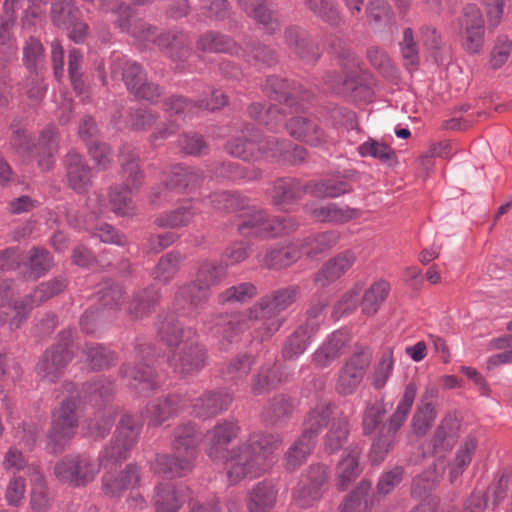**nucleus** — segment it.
Masks as SVG:
<instances>
[{
	"label": "nucleus",
	"mask_w": 512,
	"mask_h": 512,
	"mask_svg": "<svg viewBox=\"0 0 512 512\" xmlns=\"http://www.w3.org/2000/svg\"><path fill=\"white\" fill-rule=\"evenodd\" d=\"M210 200L214 208L217 210H243V213L240 215L241 223L239 226L244 222L247 214L252 213L253 209H258L256 206L250 205L247 198L242 197L240 194L235 192L214 193L210 196Z\"/></svg>",
	"instance_id": "nucleus-32"
},
{
	"label": "nucleus",
	"mask_w": 512,
	"mask_h": 512,
	"mask_svg": "<svg viewBox=\"0 0 512 512\" xmlns=\"http://www.w3.org/2000/svg\"><path fill=\"white\" fill-rule=\"evenodd\" d=\"M462 48L469 54L481 52L485 41V20L476 4L466 5L458 19Z\"/></svg>",
	"instance_id": "nucleus-12"
},
{
	"label": "nucleus",
	"mask_w": 512,
	"mask_h": 512,
	"mask_svg": "<svg viewBox=\"0 0 512 512\" xmlns=\"http://www.w3.org/2000/svg\"><path fill=\"white\" fill-rule=\"evenodd\" d=\"M173 176L176 177L175 180L173 179L169 183H163L153 190L151 194L152 203L159 204L171 200V193L195 185L198 179L202 177V174L183 166H177L174 168Z\"/></svg>",
	"instance_id": "nucleus-20"
},
{
	"label": "nucleus",
	"mask_w": 512,
	"mask_h": 512,
	"mask_svg": "<svg viewBox=\"0 0 512 512\" xmlns=\"http://www.w3.org/2000/svg\"><path fill=\"white\" fill-rule=\"evenodd\" d=\"M26 492V483L24 478L14 475L6 488L5 500L8 505L18 507L22 504Z\"/></svg>",
	"instance_id": "nucleus-64"
},
{
	"label": "nucleus",
	"mask_w": 512,
	"mask_h": 512,
	"mask_svg": "<svg viewBox=\"0 0 512 512\" xmlns=\"http://www.w3.org/2000/svg\"><path fill=\"white\" fill-rule=\"evenodd\" d=\"M348 419L345 416L334 417L326 436V447L331 452L337 451L348 435Z\"/></svg>",
	"instance_id": "nucleus-49"
},
{
	"label": "nucleus",
	"mask_w": 512,
	"mask_h": 512,
	"mask_svg": "<svg viewBox=\"0 0 512 512\" xmlns=\"http://www.w3.org/2000/svg\"><path fill=\"white\" fill-rule=\"evenodd\" d=\"M232 401L229 394L208 392L200 397L193 406V413L198 417H212L227 409Z\"/></svg>",
	"instance_id": "nucleus-31"
},
{
	"label": "nucleus",
	"mask_w": 512,
	"mask_h": 512,
	"mask_svg": "<svg viewBox=\"0 0 512 512\" xmlns=\"http://www.w3.org/2000/svg\"><path fill=\"white\" fill-rule=\"evenodd\" d=\"M77 458L78 455H70L56 463L54 475L60 482L75 486Z\"/></svg>",
	"instance_id": "nucleus-58"
},
{
	"label": "nucleus",
	"mask_w": 512,
	"mask_h": 512,
	"mask_svg": "<svg viewBox=\"0 0 512 512\" xmlns=\"http://www.w3.org/2000/svg\"><path fill=\"white\" fill-rule=\"evenodd\" d=\"M394 368V357L392 348H386L374 371L372 384L376 389L383 388L390 378Z\"/></svg>",
	"instance_id": "nucleus-51"
},
{
	"label": "nucleus",
	"mask_w": 512,
	"mask_h": 512,
	"mask_svg": "<svg viewBox=\"0 0 512 512\" xmlns=\"http://www.w3.org/2000/svg\"><path fill=\"white\" fill-rule=\"evenodd\" d=\"M400 47L405 65L409 69H415L419 63V56L418 47L414 41L413 31L411 28L404 29Z\"/></svg>",
	"instance_id": "nucleus-55"
},
{
	"label": "nucleus",
	"mask_w": 512,
	"mask_h": 512,
	"mask_svg": "<svg viewBox=\"0 0 512 512\" xmlns=\"http://www.w3.org/2000/svg\"><path fill=\"white\" fill-rule=\"evenodd\" d=\"M161 340L177 350L169 357V364L176 373L187 376L200 371L205 365V349L195 342L196 332L184 330L178 322L166 320L159 327Z\"/></svg>",
	"instance_id": "nucleus-4"
},
{
	"label": "nucleus",
	"mask_w": 512,
	"mask_h": 512,
	"mask_svg": "<svg viewBox=\"0 0 512 512\" xmlns=\"http://www.w3.org/2000/svg\"><path fill=\"white\" fill-rule=\"evenodd\" d=\"M198 213L200 209L196 203L188 201L174 210L162 213L155 222L159 227L181 228L192 223Z\"/></svg>",
	"instance_id": "nucleus-28"
},
{
	"label": "nucleus",
	"mask_w": 512,
	"mask_h": 512,
	"mask_svg": "<svg viewBox=\"0 0 512 512\" xmlns=\"http://www.w3.org/2000/svg\"><path fill=\"white\" fill-rule=\"evenodd\" d=\"M139 481V472L136 466L128 465L126 470L117 477L106 473L103 477L104 488L107 493L116 495L121 491L134 487Z\"/></svg>",
	"instance_id": "nucleus-39"
},
{
	"label": "nucleus",
	"mask_w": 512,
	"mask_h": 512,
	"mask_svg": "<svg viewBox=\"0 0 512 512\" xmlns=\"http://www.w3.org/2000/svg\"><path fill=\"white\" fill-rule=\"evenodd\" d=\"M314 440L310 435L304 439V434L301 435L294 445L288 450L285 456V466L288 470H295L300 466L311 453L315 446Z\"/></svg>",
	"instance_id": "nucleus-44"
},
{
	"label": "nucleus",
	"mask_w": 512,
	"mask_h": 512,
	"mask_svg": "<svg viewBox=\"0 0 512 512\" xmlns=\"http://www.w3.org/2000/svg\"><path fill=\"white\" fill-rule=\"evenodd\" d=\"M306 192H309L307 185L304 186L296 179H281L274 185L272 198L276 205L283 210H289L290 206L299 200Z\"/></svg>",
	"instance_id": "nucleus-24"
},
{
	"label": "nucleus",
	"mask_w": 512,
	"mask_h": 512,
	"mask_svg": "<svg viewBox=\"0 0 512 512\" xmlns=\"http://www.w3.org/2000/svg\"><path fill=\"white\" fill-rule=\"evenodd\" d=\"M238 430L234 422L224 421L215 425L206 434L207 455L213 460L225 458L224 467L228 480L232 484L266 473L274 464V452L281 444L277 436L253 434L248 442L224 455V447L237 436Z\"/></svg>",
	"instance_id": "nucleus-1"
},
{
	"label": "nucleus",
	"mask_w": 512,
	"mask_h": 512,
	"mask_svg": "<svg viewBox=\"0 0 512 512\" xmlns=\"http://www.w3.org/2000/svg\"><path fill=\"white\" fill-rule=\"evenodd\" d=\"M123 176L130 188L115 186L109 193L111 210L119 215H128L133 211L134 205L131 199V189L138 188L143 182V172L139 166V157L134 148L123 146L119 155Z\"/></svg>",
	"instance_id": "nucleus-8"
},
{
	"label": "nucleus",
	"mask_w": 512,
	"mask_h": 512,
	"mask_svg": "<svg viewBox=\"0 0 512 512\" xmlns=\"http://www.w3.org/2000/svg\"><path fill=\"white\" fill-rule=\"evenodd\" d=\"M249 114L252 118L265 125L275 126L282 122L284 117L277 106L271 105L267 109L262 104L256 103L249 107Z\"/></svg>",
	"instance_id": "nucleus-56"
},
{
	"label": "nucleus",
	"mask_w": 512,
	"mask_h": 512,
	"mask_svg": "<svg viewBox=\"0 0 512 512\" xmlns=\"http://www.w3.org/2000/svg\"><path fill=\"white\" fill-rule=\"evenodd\" d=\"M72 336V331L62 333L61 341L55 348L46 351L44 357L37 365V372L41 379L47 382H54L61 376L66 364L71 356L68 351V340Z\"/></svg>",
	"instance_id": "nucleus-17"
},
{
	"label": "nucleus",
	"mask_w": 512,
	"mask_h": 512,
	"mask_svg": "<svg viewBox=\"0 0 512 512\" xmlns=\"http://www.w3.org/2000/svg\"><path fill=\"white\" fill-rule=\"evenodd\" d=\"M347 336L344 332H334L331 337L314 353L313 361L319 367L330 365L340 355Z\"/></svg>",
	"instance_id": "nucleus-34"
},
{
	"label": "nucleus",
	"mask_w": 512,
	"mask_h": 512,
	"mask_svg": "<svg viewBox=\"0 0 512 512\" xmlns=\"http://www.w3.org/2000/svg\"><path fill=\"white\" fill-rule=\"evenodd\" d=\"M43 46L39 40L30 38L23 51V61L27 69L39 73L44 65Z\"/></svg>",
	"instance_id": "nucleus-50"
},
{
	"label": "nucleus",
	"mask_w": 512,
	"mask_h": 512,
	"mask_svg": "<svg viewBox=\"0 0 512 512\" xmlns=\"http://www.w3.org/2000/svg\"><path fill=\"white\" fill-rule=\"evenodd\" d=\"M512 51V40L506 36H500L495 41L493 49L491 51L490 63L494 69L503 66Z\"/></svg>",
	"instance_id": "nucleus-62"
},
{
	"label": "nucleus",
	"mask_w": 512,
	"mask_h": 512,
	"mask_svg": "<svg viewBox=\"0 0 512 512\" xmlns=\"http://www.w3.org/2000/svg\"><path fill=\"white\" fill-rule=\"evenodd\" d=\"M277 490L274 485L259 482L252 487L247 497L249 512H269L275 505Z\"/></svg>",
	"instance_id": "nucleus-26"
},
{
	"label": "nucleus",
	"mask_w": 512,
	"mask_h": 512,
	"mask_svg": "<svg viewBox=\"0 0 512 512\" xmlns=\"http://www.w3.org/2000/svg\"><path fill=\"white\" fill-rule=\"evenodd\" d=\"M309 192L317 197H339L351 191V186L346 181L327 179L307 185Z\"/></svg>",
	"instance_id": "nucleus-45"
},
{
	"label": "nucleus",
	"mask_w": 512,
	"mask_h": 512,
	"mask_svg": "<svg viewBox=\"0 0 512 512\" xmlns=\"http://www.w3.org/2000/svg\"><path fill=\"white\" fill-rule=\"evenodd\" d=\"M417 390L418 386L413 381L406 385L403 396L399 401L395 412L390 417L387 424L381 428L378 437L372 444L370 451V458L372 462H382L387 453L392 449L396 441L397 432L406 421L413 406Z\"/></svg>",
	"instance_id": "nucleus-7"
},
{
	"label": "nucleus",
	"mask_w": 512,
	"mask_h": 512,
	"mask_svg": "<svg viewBox=\"0 0 512 512\" xmlns=\"http://www.w3.org/2000/svg\"><path fill=\"white\" fill-rule=\"evenodd\" d=\"M476 447L477 441L474 437L469 436L464 440L458 449L455 460L451 466L450 477L452 482L459 477L470 464Z\"/></svg>",
	"instance_id": "nucleus-47"
},
{
	"label": "nucleus",
	"mask_w": 512,
	"mask_h": 512,
	"mask_svg": "<svg viewBox=\"0 0 512 512\" xmlns=\"http://www.w3.org/2000/svg\"><path fill=\"white\" fill-rule=\"evenodd\" d=\"M257 295V288L252 283H241L226 289L220 296L219 300L225 302H246Z\"/></svg>",
	"instance_id": "nucleus-53"
},
{
	"label": "nucleus",
	"mask_w": 512,
	"mask_h": 512,
	"mask_svg": "<svg viewBox=\"0 0 512 512\" xmlns=\"http://www.w3.org/2000/svg\"><path fill=\"white\" fill-rule=\"evenodd\" d=\"M357 150L362 157H373L388 164L396 161V154L389 145L372 138L359 145Z\"/></svg>",
	"instance_id": "nucleus-43"
},
{
	"label": "nucleus",
	"mask_w": 512,
	"mask_h": 512,
	"mask_svg": "<svg viewBox=\"0 0 512 512\" xmlns=\"http://www.w3.org/2000/svg\"><path fill=\"white\" fill-rule=\"evenodd\" d=\"M66 170L69 185L76 191H84L91 183V171L76 152L66 156Z\"/></svg>",
	"instance_id": "nucleus-29"
},
{
	"label": "nucleus",
	"mask_w": 512,
	"mask_h": 512,
	"mask_svg": "<svg viewBox=\"0 0 512 512\" xmlns=\"http://www.w3.org/2000/svg\"><path fill=\"white\" fill-rule=\"evenodd\" d=\"M77 15L78 10L74 8L71 0H59L52 7V19L59 26L72 24Z\"/></svg>",
	"instance_id": "nucleus-61"
},
{
	"label": "nucleus",
	"mask_w": 512,
	"mask_h": 512,
	"mask_svg": "<svg viewBox=\"0 0 512 512\" xmlns=\"http://www.w3.org/2000/svg\"><path fill=\"white\" fill-rule=\"evenodd\" d=\"M309 9L326 22L334 23L338 19V11L333 0H305Z\"/></svg>",
	"instance_id": "nucleus-63"
},
{
	"label": "nucleus",
	"mask_w": 512,
	"mask_h": 512,
	"mask_svg": "<svg viewBox=\"0 0 512 512\" xmlns=\"http://www.w3.org/2000/svg\"><path fill=\"white\" fill-rule=\"evenodd\" d=\"M287 127L291 136L310 145L318 146L325 140L324 132L314 121L306 117H293Z\"/></svg>",
	"instance_id": "nucleus-27"
},
{
	"label": "nucleus",
	"mask_w": 512,
	"mask_h": 512,
	"mask_svg": "<svg viewBox=\"0 0 512 512\" xmlns=\"http://www.w3.org/2000/svg\"><path fill=\"white\" fill-rule=\"evenodd\" d=\"M190 490L187 487H175L171 483L157 487L155 496L156 512H178L190 499Z\"/></svg>",
	"instance_id": "nucleus-21"
},
{
	"label": "nucleus",
	"mask_w": 512,
	"mask_h": 512,
	"mask_svg": "<svg viewBox=\"0 0 512 512\" xmlns=\"http://www.w3.org/2000/svg\"><path fill=\"white\" fill-rule=\"evenodd\" d=\"M339 240L340 233L336 230H329L306 237L302 240L301 246L306 255L312 256L331 249Z\"/></svg>",
	"instance_id": "nucleus-36"
},
{
	"label": "nucleus",
	"mask_w": 512,
	"mask_h": 512,
	"mask_svg": "<svg viewBox=\"0 0 512 512\" xmlns=\"http://www.w3.org/2000/svg\"><path fill=\"white\" fill-rule=\"evenodd\" d=\"M65 287L66 281L64 279H54L41 283L31 296L20 302H15L13 306H1L0 325H2L6 320L4 315L13 313L10 324L16 328L19 327L34 306H38L54 295L60 293L65 289Z\"/></svg>",
	"instance_id": "nucleus-13"
},
{
	"label": "nucleus",
	"mask_w": 512,
	"mask_h": 512,
	"mask_svg": "<svg viewBox=\"0 0 512 512\" xmlns=\"http://www.w3.org/2000/svg\"><path fill=\"white\" fill-rule=\"evenodd\" d=\"M456 428L457 423L452 418H445L441 421V423L438 425L434 438L433 443L435 448H440L444 446H450L454 440V437L456 435Z\"/></svg>",
	"instance_id": "nucleus-59"
},
{
	"label": "nucleus",
	"mask_w": 512,
	"mask_h": 512,
	"mask_svg": "<svg viewBox=\"0 0 512 512\" xmlns=\"http://www.w3.org/2000/svg\"><path fill=\"white\" fill-rule=\"evenodd\" d=\"M298 294L296 286L282 288L259 299L247 313V319L242 316H231L223 327L222 333L225 338L232 339L244 329L249 328V322L260 321L257 327L261 340L270 338L284 324L285 318L281 313L285 311L294 301Z\"/></svg>",
	"instance_id": "nucleus-2"
},
{
	"label": "nucleus",
	"mask_w": 512,
	"mask_h": 512,
	"mask_svg": "<svg viewBox=\"0 0 512 512\" xmlns=\"http://www.w3.org/2000/svg\"><path fill=\"white\" fill-rule=\"evenodd\" d=\"M291 144L288 141L279 143L275 139H265L260 142L254 140L235 139L227 146V151L238 158L244 160H257L260 158L292 160L289 156ZM293 161H303L305 150L296 146L293 150Z\"/></svg>",
	"instance_id": "nucleus-9"
},
{
	"label": "nucleus",
	"mask_w": 512,
	"mask_h": 512,
	"mask_svg": "<svg viewBox=\"0 0 512 512\" xmlns=\"http://www.w3.org/2000/svg\"><path fill=\"white\" fill-rule=\"evenodd\" d=\"M179 397L171 396L163 399H157L147 407V417L149 424L158 426L169 419L178 410Z\"/></svg>",
	"instance_id": "nucleus-38"
},
{
	"label": "nucleus",
	"mask_w": 512,
	"mask_h": 512,
	"mask_svg": "<svg viewBox=\"0 0 512 512\" xmlns=\"http://www.w3.org/2000/svg\"><path fill=\"white\" fill-rule=\"evenodd\" d=\"M238 2L248 15L259 23L269 26L271 30L275 29L277 26L276 19L264 0H238Z\"/></svg>",
	"instance_id": "nucleus-46"
},
{
	"label": "nucleus",
	"mask_w": 512,
	"mask_h": 512,
	"mask_svg": "<svg viewBox=\"0 0 512 512\" xmlns=\"http://www.w3.org/2000/svg\"><path fill=\"white\" fill-rule=\"evenodd\" d=\"M369 362V353L354 354L339 371L336 391L341 395L353 394L360 385Z\"/></svg>",
	"instance_id": "nucleus-18"
},
{
	"label": "nucleus",
	"mask_w": 512,
	"mask_h": 512,
	"mask_svg": "<svg viewBox=\"0 0 512 512\" xmlns=\"http://www.w3.org/2000/svg\"><path fill=\"white\" fill-rule=\"evenodd\" d=\"M122 69V79L127 88L136 97L146 100H154L160 95L159 87L148 83L142 68L134 62L121 60L120 63H114L112 66V75L116 77L118 69Z\"/></svg>",
	"instance_id": "nucleus-16"
},
{
	"label": "nucleus",
	"mask_w": 512,
	"mask_h": 512,
	"mask_svg": "<svg viewBox=\"0 0 512 512\" xmlns=\"http://www.w3.org/2000/svg\"><path fill=\"white\" fill-rule=\"evenodd\" d=\"M226 275L225 267L214 261H204L198 270L196 279L181 287L175 300L180 309L197 308L209 297V291L219 284Z\"/></svg>",
	"instance_id": "nucleus-6"
},
{
	"label": "nucleus",
	"mask_w": 512,
	"mask_h": 512,
	"mask_svg": "<svg viewBox=\"0 0 512 512\" xmlns=\"http://www.w3.org/2000/svg\"><path fill=\"white\" fill-rule=\"evenodd\" d=\"M182 256L177 252H169L163 255L153 270L154 280L167 284L177 274L182 263Z\"/></svg>",
	"instance_id": "nucleus-40"
},
{
	"label": "nucleus",
	"mask_w": 512,
	"mask_h": 512,
	"mask_svg": "<svg viewBox=\"0 0 512 512\" xmlns=\"http://www.w3.org/2000/svg\"><path fill=\"white\" fill-rule=\"evenodd\" d=\"M199 437L191 424L181 425L174 432V455H158L152 464L154 471L167 477H181L192 471Z\"/></svg>",
	"instance_id": "nucleus-5"
},
{
	"label": "nucleus",
	"mask_w": 512,
	"mask_h": 512,
	"mask_svg": "<svg viewBox=\"0 0 512 512\" xmlns=\"http://www.w3.org/2000/svg\"><path fill=\"white\" fill-rule=\"evenodd\" d=\"M390 291V284L386 280L374 282L364 293L361 308L366 315L375 314L385 301Z\"/></svg>",
	"instance_id": "nucleus-37"
},
{
	"label": "nucleus",
	"mask_w": 512,
	"mask_h": 512,
	"mask_svg": "<svg viewBox=\"0 0 512 512\" xmlns=\"http://www.w3.org/2000/svg\"><path fill=\"white\" fill-rule=\"evenodd\" d=\"M436 414L433 403L419 404L412 418L413 431L419 436L424 435L431 428Z\"/></svg>",
	"instance_id": "nucleus-48"
},
{
	"label": "nucleus",
	"mask_w": 512,
	"mask_h": 512,
	"mask_svg": "<svg viewBox=\"0 0 512 512\" xmlns=\"http://www.w3.org/2000/svg\"><path fill=\"white\" fill-rule=\"evenodd\" d=\"M159 300V292L154 286L139 290L128 303L127 312L131 319H141L149 315Z\"/></svg>",
	"instance_id": "nucleus-30"
},
{
	"label": "nucleus",
	"mask_w": 512,
	"mask_h": 512,
	"mask_svg": "<svg viewBox=\"0 0 512 512\" xmlns=\"http://www.w3.org/2000/svg\"><path fill=\"white\" fill-rule=\"evenodd\" d=\"M54 127H48L41 132L37 144H32L30 139L21 130L14 131L12 145L24 155L34 152L40 157L39 166L43 170H49L54 164V153L57 150V139Z\"/></svg>",
	"instance_id": "nucleus-14"
},
{
	"label": "nucleus",
	"mask_w": 512,
	"mask_h": 512,
	"mask_svg": "<svg viewBox=\"0 0 512 512\" xmlns=\"http://www.w3.org/2000/svg\"><path fill=\"white\" fill-rule=\"evenodd\" d=\"M356 254L345 250L328 259L314 277V282L320 287H326L341 278L355 263Z\"/></svg>",
	"instance_id": "nucleus-19"
},
{
	"label": "nucleus",
	"mask_w": 512,
	"mask_h": 512,
	"mask_svg": "<svg viewBox=\"0 0 512 512\" xmlns=\"http://www.w3.org/2000/svg\"><path fill=\"white\" fill-rule=\"evenodd\" d=\"M141 424L132 415H124L117 427L112 443L104 449L100 456V464L84 455H78L75 473V486L86 485L99 472L100 465L114 467L127 458L128 452L135 445Z\"/></svg>",
	"instance_id": "nucleus-3"
},
{
	"label": "nucleus",
	"mask_w": 512,
	"mask_h": 512,
	"mask_svg": "<svg viewBox=\"0 0 512 512\" xmlns=\"http://www.w3.org/2000/svg\"><path fill=\"white\" fill-rule=\"evenodd\" d=\"M343 416L334 412L331 404L327 401H320L313 407L304 422V439L312 436V440L316 441L318 433L327 425L329 420L334 417Z\"/></svg>",
	"instance_id": "nucleus-25"
},
{
	"label": "nucleus",
	"mask_w": 512,
	"mask_h": 512,
	"mask_svg": "<svg viewBox=\"0 0 512 512\" xmlns=\"http://www.w3.org/2000/svg\"><path fill=\"white\" fill-rule=\"evenodd\" d=\"M327 479L328 473L325 466H311L294 491V503L301 508L312 506L321 497L322 487Z\"/></svg>",
	"instance_id": "nucleus-15"
},
{
	"label": "nucleus",
	"mask_w": 512,
	"mask_h": 512,
	"mask_svg": "<svg viewBox=\"0 0 512 512\" xmlns=\"http://www.w3.org/2000/svg\"><path fill=\"white\" fill-rule=\"evenodd\" d=\"M359 456L360 452L357 448L344 452L337 466V486L340 489L345 490L359 475Z\"/></svg>",
	"instance_id": "nucleus-33"
},
{
	"label": "nucleus",
	"mask_w": 512,
	"mask_h": 512,
	"mask_svg": "<svg viewBox=\"0 0 512 512\" xmlns=\"http://www.w3.org/2000/svg\"><path fill=\"white\" fill-rule=\"evenodd\" d=\"M122 374L128 379V384L139 392L153 389L157 385L153 372L148 367L140 368L128 364L123 368Z\"/></svg>",
	"instance_id": "nucleus-41"
},
{
	"label": "nucleus",
	"mask_w": 512,
	"mask_h": 512,
	"mask_svg": "<svg viewBox=\"0 0 512 512\" xmlns=\"http://www.w3.org/2000/svg\"><path fill=\"white\" fill-rule=\"evenodd\" d=\"M77 404L73 398L64 401L54 412L46 447L52 454L61 453L74 436L77 427Z\"/></svg>",
	"instance_id": "nucleus-10"
},
{
	"label": "nucleus",
	"mask_w": 512,
	"mask_h": 512,
	"mask_svg": "<svg viewBox=\"0 0 512 512\" xmlns=\"http://www.w3.org/2000/svg\"><path fill=\"white\" fill-rule=\"evenodd\" d=\"M299 227L298 221L292 216H281L269 219L261 209H253L247 214L244 222L238 226L243 236L272 237L290 233Z\"/></svg>",
	"instance_id": "nucleus-11"
},
{
	"label": "nucleus",
	"mask_w": 512,
	"mask_h": 512,
	"mask_svg": "<svg viewBox=\"0 0 512 512\" xmlns=\"http://www.w3.org/2000/svg\"><path fill=\"white\" fill-rule=\"evenodd\" d=\"M362 289V284L357 283L350 290L344 293L341 299L334 307L333 316L335 318H340L354 311L358 305Z\"/></svg>",
	"instance_id": "nucleus-54"
},
{
	"label": "nucleus",
	"mask_w": 512,
	"mask_h": 512,
	"mask_svg": "<svg viewBox=\"0 0 512 512\" xmlns=\"http://www.w3.org/2000/svg\"><path fill=\"white\" fill-rule=\"evenodd\" d=\"M31 472L30 506L34 512H47L53 504L54 497L51 494L45 478L36 465L29 467Z\"/></svg>",
	"instance_id": "nucleus-22"
},
{
	"label": "nucleus",
	"mask_w": 512,
	"mask_h": 512,
	"mask_svg": "<svg viewBox=\"0 0 512 512\" xmlns=\"http://www.w3.org/2000/svg\"><path fill=\"white\" fill-rule=\"evenodd\" d=\"M286 41L294 52L301 58L314 60L317 58V47L311 43L307 35L298 29H289L286 32Z\"/></svg>",
	"instance_id": "nucleus-42"
},
{
	"label": "nucleus",
	"mask_w": 512,
	"mask_h": 512,
	"mask_svg": "<svg viewBox=\"0 0 512 512\" xmlns=\"http://www.w3.org/2000/svg\"><path fill=\"white\" fill-rule=\"evenodd\" d=\"M232 45L230 38L215 32L203 34L197 42L198 48L204 52H228Z\"/></svg>",
	"instance_id": "nucleus-52"
},
{
	"label": "nucleus",
	"mask_w": 512,
	"mask_h": 512,
	"mask_svg": "<svg viewBox=\"0 0 512 512\" xmlns=\"http://www.w3.org/2000/svg\"><path fill=\"white\" fill-rule=\"evenodd\" d=\"M371 489V484L367 481H362L357 488L347 497L345 502L340 508V512H361L365 497Z\"/></svg>",
	"instance_id": "nucleus-57"
},
{
	"label": "nucleus",
	"mask_w": 512,
	"mask_h": 512,
	"mask_svg": "<svg viewBox=\"0 0 512 512\" xmlns=\"http://www.w3.org/2000/svg\"><path fill=\"white\" fill-rule=\"evenodd\" d=\"M316 331V323L300 326L286 342L283 348V356L287 359H292L302 354Z\"/></svg>",
	"instance_id": "nucleus-35"
},
{
	"label": "nucleus",
	"mask_w": 512,
	"mask_h": 512,
	"mask_svg": "<svg viewBox=\"0 0 512 512\" xmlns=\"http://www.w3.org/2000/svg\"><path fill=\"white\" fill-rule=\"evenodd\" d=\"M442 473L443 470L438 472L436 467L425 471L414 480L412 493L415 496L421 497L426 492L432 490L438 484Z\"/></svg>",
	"instance_id": "nucleus-60"
},
{
	"label": "nucleus",
	"mask_w": 512,
	"mask_h": 512,
	"mask_svg": "<svg viewBox=\"0 0 512 512\" xmlns=\"http://www.w3.org/2000/svg\"><path fill=\"white\" fill-rule=\"evenodd\" d=\"M305 212L315 221L326 223H345L358 215L357 210L339 207L335 203H328L326 205L306 204Z\"/></svg>",
	"instance_id": "nucleus-23"
}]
</instances>
